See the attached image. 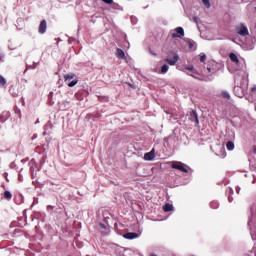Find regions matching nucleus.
Instances as JSON below:
<instances>
[{
  "mask_svg": "<svg viewBox=\"0 0 256 256\" xmlns=\"http://www.w3.org/2000/svg\"><path fill=\"white\" fill-rule=\"evenodd\" d=\"M51 127H53V125L51 124V122H48L45 126V131H44L43 135H47V129H51Z\"/></svg>",
  "mask_w": 256,
  "mask_h": 256,
  "instance_id": "nucleus-25",
  "label": "nucleus"
},
{
  "mask_svg": "<svg viewBox=\"0 0 256 256\" xmlns=\"http://www.w3.org/2000/svg\"><path fill=\"white\" fill-rule=\"evenodd\" d=\"M106 5H112L113 0H102Z\"/></svg>",
  "mask_w": 256,
  "mask_h": 256,
  "instance_id": "nucleus-28",
  "label": "nucleus"
},
{
  "mask_svg": "<svg viewBox=\"0 0 256 256\" xmlns=\"http://www.w3.org/2000/svg\"><path fill=\"white\" fill-rule=\"evenodd\" d=\"M202 3L205 5V7H207V9L211 7V2H209V0H202Z\"/></svg>",
  "mask_w": 256,
  "mask_h": 256,
  "instance_id": "nucleus-27",
  "label": "nucleus"
},
{
  "mask_svg": "<svg viewBox=\"0 0 256 256\" xmlns=\"http://www.w3.org/2000/svg\"><path fill=\"white\" fill-rule=\"evenodd\" d=\"M223 69V65L221 63H217L215 61L209 62L208 66L204 68L205 75H216L218 71Z\"/></svg>",
  "mask_w": 256,
  "mask_h": 256,
  "instance_id": "nucleus-1",
  "label": "nucleus"
},
{
  "mask_svg": "<svg viewBox=\"0 0 256 256\" xmlns=\"http://www.w3.org/2000/svg\"><path fill=\"white\" fill-rule=\"evenodd\" d=\"M200 61L201 63H205V61H207V55H205V53L200 54Z\"/></svg>",
  "mask_w": 256,
  "mask_h": 256,
  "instance_id": "nucleus-22",
  "label": "nucleus"
},
{
  "mask_svg": "<svg viewBox=\"0 0 256 256\" xmlns=\"http://www.w3.org/2000/svg\"><path fill=\"white\" fill-rule=\"evenodd\" d=\"M236 32L238 33V35H241L242 37H247V35H249V29H247V26L243 24L237 26Z\"/></svg>",
  "mask_w": 256,
  "mask_h": 256,
  "instance_id": "nucleus-6",
  "label": "nucleus"
},
{
  "mask_svg": "<svg viewBox=\"0 0 256 256\" xmlns=\"http://www.w3.org/2000/svg\"><path fill=\"white\" fill-rule=\"evenodd\" d=\"M184 73H186L190 77H193L194 79H197L196 75H199V72L195 69V67L193 65L186 66L184 68Z\"/></svg>",
  "mask_w": 256,
  "mask_h": 256,
  "instance_id": "nucleus-4",
  "label": "nucleus"
},
{
  "mask_svg": "<svg viewBox=\"0 0 256 256\" xmlns=\"http://www.w3.org/2000/svg\"><path fill=\"white\" fill-rule=\"evenodd\" d=\"M73 74H67L64 76L65 82L68 83V81H71L73 79Z\"/></svg>",
  "mask_w": 256,
  "mask_h": 256,
  "instance_id": "nucleus-21",
  "label": "nucleus"
},
{
  "mask_svg": "<svg viewBox=\"0 0 256 256\" xmlns=\"http://www.w3.org/2000/svg\"><path fill=\"white\" fill-rule=\"evenodd\" d=\"M7 83V80L3 76L0 75V87H4V85Z\"/></svg>",
  "mask_w": 256,
  "mask_h": 256,
  "instance_id": "nucleus-24",
  "label": "nucleus"
},
{
  "mask_svg": "<svg viewBox=\"0 0 256 256\" xmlns=\"http://www.w3.org/2000/svg\"><path fill=\"white\" fill-rule=\"evenodd\" d=\"M99 227H100V229H107V226H105V224H103V223H100Z\"/></svg>",
  "mask_w": 256,
  "mask_h": 256,
  "instance_id": "nucleus-30",
  "label": "nucleus"
},
{
  "mask_svg": "<svg viewBox=\"0 0 256 256\" xmlns=\"http://www.w3.org/2000/svg\"><path fill=\"white\" fill-rule=\"evenodd\" d=\"M167 71H169V65L164 64L161 68V73L165 74Z\"/></svg>",
  "mask_w": 256,
  "mask_h": 256,
  "instance_id": "nucleus-20",
  "label": "nucleus"
},
{
  "mask_svg": "<svg viewBox=\"0 0 256 256\" xmlns=\"http://www.w3.org/2000/svg\"><path fill=\"white\" fill-rule=\"evenodd\" d=\"M150 53H151V55H157L155 52H153V51H150Z\"/></svg>",
  "mask_w": 256,
  "mask_h": 256,
  "instance_id": "nucleus-33",
  "label": "nucleus"
},
{
  "mask_svg": "<svg viewBox=\"0 0 256 256\" xmlns=\"http://www.w3.org/2000/svg\"><path fill=\"white\" fill-rule=\"evenodd\" d=\"M116 56L118 57V59H125V51H123V49L118 48L116 50Z\"/></svg>",
  "mask_w": 256,
  "mask_h": 256,
  "instance_id": "nucleus-13",
  "label": "nucleus"
},
{
  "mask_svg": "<svg viewBox=\"0 0 256 256\" xmlns=\"http://www.w3.org/2000/svg\"><path fill=\"white\" fill-rule=\"evenodd\" d=\"M241 77L239 76V74H236L234 77V81L235 83H237V86L234 87V93L236 95V97H240L243 98L245 97V91L243 90V88H241V86H239V82Z\"/></svg>",
  "mask_w": 256,
  "mask_h": 256,
  "instance_id": "nucleus-2",
  "label": "nucleus"
},
{
  "mask_svg": "<svg viewBox=\"0 0 256 256\" xmlns=\"http://www.w3.org/2000/svg\"><path fill=\"white\" fill-rule=\"evenodd\" d=\"M221 97H223L224 99H231V95L227 91L222 92Z\"/></svg>",
  "mask_w": 256,
  "mask_h": 256,
  "instance_id": "nucleus-18",
  "label": "nucleus"
},
{
  "mask_svg": "<svg viewBox=\"0 0 256 256\" xmlns=\"http://www.w3.org/2000/svg\"><path fill=\"white\" fill-rule=\"evenodd\" d=\"M145 161H153L155 159V149H152L150 152L144 154Z\"/></svg>",
  "mask_w": 256,
  "mask_h": 256,
  "instance_id": "nucleus-8",
  "label": "nucleus"
},
{
  "mask_svg": "<svg viewBox=\"0 0 256 256\" xmlns=\"http://www.w3.org/2000/svg\"><path fill=\"white\" fill-rule=\"evenodd\" d=\"M228 200H229V203L233 202V198H231V197H229Z\"/></svg>",
  "mask_w": 256,
  "mask_h": 256,
  "instance_id": "nucleus-32",
  "label": "nucleus"
},
{
  "mask_svg": "<svg viewBox=\"0 0 256 256\" xmlns=\"http://www.w3.org/2000/svg\"><path fill=\"white\" fill-rule=\"evenodd\" d=\"M170 35L173 39H176V37L181 39V37H185V30H183V27H177L170 31Z\"/></svg>",
  "mask_w": 256,
  "mask_h": 256,
  "instance_id": "nucleus-3",
  "label": "nucleus"
},
{
  "mask_svg": "<svg viewBox=\"0 0 256 256\" xmlns=\"http://www.w3.org/2000/svg\"><path fill=\"white\" fill-rule=\"evenodd\" d=\"M172 169H177L178 171H182V173H189L187 165H185L183 162H173Z\"/></svg>",
  "mask_w": 256,
  "mask_h": 256,
  "instance_id": "nucleus-5",
  "label": "nucleus"
},
{
  "mask_svg": "<svg viewBox=\"0 0 256 256\" xmlns=\"http://www.w3.org/2000/svg\"><path fill=\"white\" fill-rule=\"evenodd\" d=\"M124 239H137L139 238V234L135 233V232H128L126 234L123 235Z\"/></svg>",
  "mask_w": 256,
  "mask_h": 256,
  "instance_id": "nucleus-11",
  "label": "nucleus"
},
{
  "mask_svg": "<svg viewBox=\"0 0 256 256\" xmlns=\"http://www.w3.org/2000/svg\"><path fill=\"white\" fill-rule=\"evenodd\" d=\"M174 207L173 204H169L167 203L164 207L163 210L165 211V213L169 212V211H173Z\"/></svg>",
  "mask_w": 256,
  "mask_h": 256,
  "instance_id": "nucleus-16",
  "label": "nucleus"
},
{
  "mask_svg": "<svg viewBox=\"0 0 256 256\" xmlns=\"http://www.w3.org/2000/svg\"><path fill=\"white\" fill-rule=\"evenodd\" d=\"M229 57L231 61H233V63H236V65H239V58L237 57V54L230 53Z\"/></svg>",
  "mask_w": 256,
  "mask_h": 256,
  "instance_id": "nucleus-14",
  "label": "nucleus"
},
{
  "mask_svg": "<svg viewBox=\"0 0 256 256\" xmlns=\"http://www.w3.org/2000/svg\"><path fill=\"white\" fill-rule=\"evenodd\" d=\"M9 117H11V114L7 111L2 112V114L0 115V121L2 123H5L7 121V119H9Z\"/></svg>",
  "mask_w": 256,
  "mask_h": 256,
  "instance_id": "nucleus-12",
  "label": "nucleus"
},
{
  "mask_svg": "<svg viewBox=\"0 0 256 256\" xmlns=\"http://www.w3.org/2000/svg\"><path fill=\"white\" fill-rule=\"evenodd\" d=\"M254 151L256 152V148H254Z\"/></svg>",
  "mask_w": 256,
  "mask_h": 256,
  "instance_id": "nucleus-34",
  "label": "nucleus"
},
{
  "mask_svg": "<svg viewBox=\"0 0 256 256\" xmlns=\"http://www.w3.org/2000/svg\"><path fill=\"white\" fill-rule=\"evenodd\" d=\"M250 233L253 241H256V234H255V229L250 227Z\"/></svg>",
  "mask_w": 256,
  "mask_h": 256,
  "instance_id": "nucleus-26",
  "label": "nucleus"
},
{
  "mask_svg": "<svg viewBox=\"0 0 256 256\" xmlns=\"http://www.w3.org/2000/svg\"><path fill=\"white\" fill-rule=\"evenodd\" d=\"M77 83H79L78 80H72L71 82H68L67 85H68V87H75V85H77Z\"/></svg>",
  "mask_w": 256,
  "mask_h": 256,
  "instance_id": "nucleus-23",
  "label": "nucleus"
},
{
  "mask_svg": "<svg viewBox=\"0 0 256 256\" xmlns=\"http://www.w3.org/2000/svg\"><path fill=\"white\" fill-rule=\"evenodd\" d=\"M187 43H188V45H189V48H190V49H193V41L188 40Z\"/></svg>",
  "mask_w": 256,
  "mask_h": 256,
  "instance_id": "nucleus-29",
  "label": "nucleus"
},
{
  "mask_svg": "<svg viewBox=\"0 0 256 256\" xmlns=\"http://www.w3.org/2000/svg\"><path fill=\"white\" fill-rule=\"evenodd\" d=\"M253 223V220H251V218H249V221H248V226L251 227V224Z\"/></svg>",
  "mask_w": 256,
  "mask_h": 256,
  "instance_id": "nucleus-31",
  "label": "nucleus"
},
{
  "mask_svg": "<svg viewBox=\"0 0 256 256\" xmlns=\"http://www.w3.org/2000/svg\"><path fill=\"white\" fill-rule=\"evenodd\" d=\"M190 121L196 123V125H199V116L197 115V111L193 110L190 112Z\"/></svg>",
  "mask_w": 256,
  "mask_h": 256,
  "instance_id": "nucleus-9",
  "label": "nucleus"
},
{
  "mask_svg": "<svg viewBox=\"0 0 256 256\" xmlns=\"http://www.w3.org/2000/svg\"><path fill=\"white\" fill-rule=\"evenodd\" d=\"M47 31V21L46 20H42L40 22L39 28H38V33H40V35H44V33H46Z\"/></svg>",
  "mask_w": 256,
  "mask_h": 256,
  "instance_id": "nucleus-7",
  "label": "nucleus"
},
{
  "mask_svg": "<svg viewBox=\"0 0 256 256\" xmlns=\"http://www.w3.org/2000/svg\"><path fill=\"white\" fill-rule=\"evenodd\" d=\"M226 149H228V151H233V149H235V143H233V141H228L226 144Z\"/></svg>",
  "mask_w": 256,
  "mask_h": 256,
  "instance_id": "nucleus-15",
  "label": "nucleus"
},
{
  "mask_svg": "<svg viewBox=\"0 0 256 256\" xmlns=\"http://www.w3.org/2000/svg\"><path fill=\"white\" fill-rule=\"evenodd\" d=\"M177 61H179V55H177V54H174L173 58H167L166 59V62L169 65H177Z\"/></svg>",
  "mask_w": 256,
  "mask_h": 256,
  "instance_id": "nucleus-10",
  "label": "nucleus"
},
{
  "mask_svg": "<svg viewBox=\"0 0 256 256\" xmlns=\"http://www.w3.org/2000/svg\"><path fill=\"white\" fill-rule=\"evenodd\" d=\"M210 207H211L212 209H218V208H219V202H217V201H212V202L210 203Z\"/></svg>",
  "mask_w": 256,
  "mask_h": 256,
  "instance_id": "nucleus-17",
  "label": "nucleus"
},
{
  "mask_svg": "<svg viewBox=\"0 0 256 256\" xmlns=\"http://www.w3.org/2000/svg\"><path fill=\"white\" fill-rule=\"evenodd\" d=\"M4 197H5V199H8V201H10V199L13 197V195L11 194L10 191H5Z\"/></svg>",
  "mask_w": 256,
  "mask_h": 256,
  "instance_id": "nucleus-19",
  "label": "nucleus"
}]
</instances>
